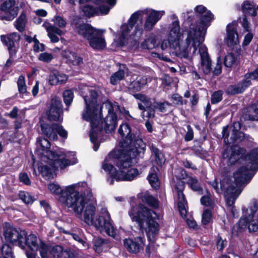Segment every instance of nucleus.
I'll return each instance as SVG.
<instances>
[{
	"label": "nucleus",
	"mask_w": 258,
	"mask_h": 258,
	"mask_svg": "<svg viewBox=\"0 0 258 258\" xmlns=\"http://www.w3.org/2000/svg\"><path fill=\"white\" fill-rule=\"evenodd\" d=\"M48 188L51 193L60 195V200L78 217H82L84 211V221L88 225H94L101 231L105 230L108 235L115 237L116 231L106 208L102 209L100 215L94 219L96 200L86 182H79L63 188L57 184L51 183Z\"/></svg>",
	"instance_id": "nucleus-1"
},
{
	"label": "nucleus",
	"mask_w": 258,
	"mask_h": 258,
	"mask_svg": "<svg viewBox=\"0 0 258 258\" xmlns=\"http://www.w3.org/2000/svg\"><path fill=\"white\" fill-rule=\"evenodd\" d=\"M246 167L243 166L239 168L230 178H225L220 184L215 180L211 183L212 186L217 193L224 192L226 204L232 206L236 198L240 195L241 185L250 181L252 175L250 171L258 169V147L252 150L245 159Z\"/></svg>",
	"instance_id": "nucleus-2"
},
{
	"label": "nucleus",
	"mask_w": 258,
	"mask_h": 258,
	"mask_svg": "<svg viewBox=\"0 0 258 258\" xmlns=\"http://www.w3.org/2000/svg\"><path fill=\"white\" fill-rule=\"evenodd\" d=\"M183 36L180 32L179 22L178 20L174 21L170 25L168 39H164L161 43L162 50L168 47L173 49L176 55L180 58L190 59L191 55L196 53L198 49L201 58V64L199 70L205 74L211 71V61L207 52V49L201 41L198 46H195L192 43L185 44L186 40L180 41Z\"/></svg>",
	"instance_id": "nucleus-3"
},
{
	"label": "nucleus",
	"mask_w": 258,
	"mask_h": 258,
	"mask_svg": "<svg viewBox=\"0 0 258 258\" xmlns=\"http://www.w3.org/2000/svg\"><path fill=\"white\" fill-rule=\"evenodd\" d=\"M50 142L46 139L41 138L37 141V152L44 157L38 167L40 174L46 180L53 178L55 170L59 168L63 169L67 166L77 163V159L73 152H65L63 149L49 150Z\"/></svg>",
	"instance_id": "nucleus-4"
},
{
	"label": "nucleus",
	"mask_w": 258,
	"mask_h": 258,
	"mask_svg": "<svg viewBox=\"0 0 258 258\" xmlns=\"http://www.w3.org/2000/svg\"><path fill=\"white\" fill-rule=\"evenodd\" d=\"M118 157H114L117 154L111 153L105 159L102 164V168L110 174L112 178L110 183L113 184V180L116 181H131L134 179L139 174L137 169L131 168L133 163V160L138 156L142 157L143 155L140 156L138 152L135 153L136 156L133 157L131 152L120 153Z\"/></svg>",
	"instance_id": "nucleus-5"
},
{
	"label": "nucleus",
	"mask_w": 258,
	"mask_h": 258,
	"mask_svg": "<svg viewBox=\"0 0 258 258\" xmlns=\"http://www.w3.org/2000/svg\"><path fill=\"white\" fill-rule=\"evenodd\" d=\"M81 90L86 104V108L82 114L83 118L90 122L91 131L90 139L94 144V150L96 151L99 147L98 135L100 130L98 124L101 118L102 107L97 103V97L98 95L96 91L87 86H84Z\"/></svg>",
	"instance_id": "nucleus-6"
},
{
	"label": "nucleus",
	"mask_w": 258,
	"mask_h": 258,
	"mask_svg": "<svg viewBox=\"0 0 258 258\" xmlns=\"http://www.w3.org/2000/svg\"><path fill=\"white\" fill-rule=\"evenodd\" d=\"M128 215L133 222H136L141 229H144L150 241H154L159 230V224L156 220L159 216L154 211L142 204H131L128 212Z\"/></svg>",
	"instance_id": "nucleus-7"
},
{
	"label": "nucleus",
	"mask_w": 258,
	"mask_h": 258,
	"mask_svg": "<svg viewBox=\"0 0 258 258\" xmlns=\"http://www.w3.org/2000/svg\"><path fill=\"white\" fill-rule=\"evenodd\" d=\"M165 14V12L164 10L157 11L149 8L135 12L131 16L127 24L122 26L121 34L117 40L114 41V42L116 43L117 46H120L124 45L127 39L128 34L133 29V26L140 16L146 15L144 28L146 31H150L153 30L155 25Z\"/></svg>",
	"instance_id": "nucleus-8"
},
{
	"label": "nucleus",
	"mask_w": 258,
	"mask_h": 258,
	"mask_svg": "<svg viewBox=\"0 0 258 258\" xmlns=\"http://www.w3.org/2000/svg\"><path fill=\"white\" fill-rule=\"evenodd\" d=\"M196 15L200 19L198 23L192 24L187 32L185 44L192 43L195 46H198L201 41H204L207 29L210 22L214 19L213 15L203 5L195 9Z\"/></svg>",
	"instance_id": "nucleus-9"
},
{
	"label": "nucleus",
	"mask_w": 258,
	"mask_h": 258,
	"mask_svg": "<svg viewBox=\"0 0 258 258\" xmlns=\"http://www.w3.org/2000/svg\"><path fill=\"white\" fill-rule=\"evenodd\" d=\"M119 135L125 139L120 143L123 148L120 153L131 152L133 157L138 152L140 156L143 155L146 149V145L141 137L139 131H133L126 123L120 125L118 129Z\"/></svg>",
	"instance_id": "nucleus-10"
},
{
	"label": "nucleus",
	"mask_w": 258,
	"mask_h": 258,
	"mask_svg": "<svg viewBox=\"0 0 258 258\" xmlns=\"http://www.w3.org/2000/svg\"><path fill=\"white\" fill-rule=\"evenodd\" d=\"M76 32L86 39L90 46L95 50H102L106 46L105 30L98 29L88 24L75 25Z\"/></svg>",
	"instance_id": "nucleus-11"
},
{
	"label": "nucleus",
	"mask_w": 258,
	"mask_h": 258,
	"mask_svg": "<svg viewBox=\"0 0 258 258\" xmlns=\"http://www.w3.org/2000/svg\"><path fill=\"white\" fill-rule=\"evenodd\" d=\"M243 229L248 226L249 232H258V202L253 201L247 208L243 210L242 216L238 223Z\"/></svg>",
	"instance_id": "nucleus-12"
},
{
	"label": "nucleus",
	"mask_w": 258,
	"mask_h": 258,
	"mask_svg": "<svg viewBox=\"0 0 258 258\" xmlns=\"http://www.w3.org/2000/svg\"><path fill=\"white\" fill-rule=\"evenodd\" d=\"M3 234L6 241L14 245H18L24 249V243L26 241L27 232L25 230L18 229L9 223L3 225Z\"/></svg>",
	"instance_id": "nucleus-13"
},
{
	"label": "nucleus",
	"mask_w": 258,
	"mask_h": 258,
	"mask_svg": "<svg viewBox=\"0 0 258 258\" xmlns=\"http://www.w3.org/2000/svg\"><path fill=\"white\" fill-rule=\"evenodd\" d=\"M108 110V114L102 121V125L106 132L113 131L116 126L117 121V115L122 112L121 109L117 103L106 101L104 104Z\"/></svg>",
	"instance_id": "nucleus-14"
},
{
	"label": "nucleus",
	"mask_w": 258,
	"mask_h": 258,
	"mask_svg": "<svg viewBox=\"0 0 258 258\" xmlns=\"http://www.w3.org/2000/svg\"><path fill=\"white\" fill-rule=\"evenodd\" d=\"M117 0H94V3L98 6L95 8L91 5H86L83 8L85 15L89 17L94 16H103L108 14L116 4Z\"/></svg>",
	"instance_id": "nucleus-15"
},
{
	"label": "nucleus",
	"mask_w": 258,
	"mask_h": 258,
	"mask_svg": "<svg viewBox=\"0 0 258 258\" xmlns=\"http://www.w3.org/2000/svg\"><path fill=\"white\" fill-rule=\"evenodd\" d=\"M225 126L223 128L222 135L224 141L226 144H238L241 142L245 138L244 134L239 131L241 124L239 122H235L230 127Z\"/></svg>",
	"instance_id": "nucleus-16"
},
{
	"label": "nucleus",
	"mask_w": 258,
	"mask_h": 258,
	"mask_svg": "<svg viewBox=\"0 0 258 258\" xmlns=\"http://www.w3.org/2000/svg\"><path fill=\"white\" fill-rule=\"evenodd\" d=\"M62 105L61 100L57 97H53L50 101V107L47 112V116L50 120L62 121Z\"/></svg>",
	"instance_id": "nucleus-17"
},
{
	"label": "nucleus",
	"mask_w": 258,
	"mask_h": 258,
	"mask_svg": "<svg viewBox=\"0 0 258 258\" xmlns=\"http://www.w3.org/2000/svg\"><path fill=\"white\" fill-rule=\"evenodd\" d=\"M245 153L243 148L234 145L227 147L223 153V158L226 160L228 165H232L240 160L241 157Z\"/></svg>",
	"instance_id": "nucleus-18"
},
{
	"label": "nucleus",
	"mask_w": 258,
	"mask_h": 258,
	"mask_svg": "<svg viewBox=\"0 0 258 258\" xmlns=\"http://www.w3.org/2000/svg\"><path fill=\"white\" fill-rule=\"evenodd\" d=\"M41 130L43 134L50 140H57L56 133L61 138L66 139L68 137V132L62 126L59 124H53L52 126L44 124L41 126Z\"/></svg>",
	"instance_id": "nucleus-19"
},
{
	"label": "nucleus",
	"mask_w": 258,
	"mask_h": 258,
	"mask_svg": "<svg viewBox=\"0 0 258 258\" xmlns=\"http://www.w3.org/2000/svg\"><path fill=\"white\" fill-rule=\"evenodd\" d=\"M238 23L233 21L228 24L226 27V34L224 38L225 43L229 46L236 45L239 43V39L237 32Z\"/></svg>",
	"instance_id": "nucleus-20"
},
{
	"label": "nucleus",
	"mask_w": 258,
	"mask_h": 258,
	"mask_svg": "<svg viewBox=\"0 0 258 258\" xmlns=\"http://www.w3.org/2000/svg\"><path fill=\"white\" fill-rule=\"evenodd\" d=\"M62 252V247L60 245H56L51 248L42 245L40 249L41 258H59Z\"/></svg>",
	"instance_id": "nucleus-21"
},
{
	"label": "nucleus",
	"mask_w": 258,
	"mask_h": 258,
	"mask_svg": "<svg viewBox=\"0 0 258 258\" xmlns=\"http://www.w3.org/2000/svg\"><path fill=\"white\" fill-rule=\"evenodd\" d=\"M20 39V35L16 32L10 33L7 35H2L1 36V41L8 47L11 54L15 53V49L13 48L15 47V43Z\"/></svg>",
	"instance_id": "nucleus-22"
},
{
	"label": "nucleus",
	"mask_w": 258,
	"mask_h": 258,
	"mask_svg": "<svg viewBox=\"0 0 258 258\" xmlns=\"http://www.w3.org/2000/svg\"><path fill=\"white\" fill-rule=\"evenodd\" d=\"M124 245L128 251L137 253L143 249L144 241L141 237H137L134 240L127 239L124 241Z\"/></svg>",
	"instance_id": "nucleus-23"
},
{
	"label": "nucleus",
	"mask_w": 258,
	"mask_h": 258,
	"mask_svg": "<svg viewBox=\"0 0 258 258\" xmlns=\"http://www.w3.org/2000/svg\"><path fill=\"white\" fill-rule=\"evenodd\" d=\"M42 26L46 29L48 37L53 43L57 42L59 41L58 36H61L63 34L62 30L48 22H44Z\"/></svg>",
	"instance_id": "nucleus-24"
},
{
	"label": "nucleus",
	"mask_w": 258,
	"mask_h": 258,
	"mask_svg": "<svg viewBox=\"0 0 258 258\" xmlns=\"http://www.w3.org/2000/svg\"><path fill=\"white\" fill-rule=\"evenodd\" d=\"M68 80L66 74L58 71H53L50 73L47 78L48 83L51 85H57L64 84Z\"/></svg>",
	"instance_id": "nucleus-25"
},
{
	"label": "nucleus",
	"mask_w": 258,
	"mask_h": 258,
	"mask_svg": "<svg viewBox=\"0 0 258 258\" xmlns=\"http://www.w3.org/2000/svg\"><path fill=\"white\" fill-rule=\"evenodd\" d=\"M26 245L32 250H37L38 249L40 250L42 245L44 246L46 245L39 238H37L33 234H31L28 236H26V241L24 243V248Z\"/></svg>",
	"instance_id": "nucleus-26"
},
{
	"label": "nucleus",
	"mask_w": 258,
	"mask_h": 258,
	"mask_svg": "<svg viewBox=\"0 0 258 258\" xmlns=\"http://www.w3.org/2000/svg\"><path fill=\"white\" fill-rule=\"evenodd\" d=\"M16 2L15 0H8L5 2L1 6V10L9 13V20L13 19L17 15L18 9L15 7Z\"/></svg>",
	"instance_id": "nucleus-27"
},
{
	"label": "nucleus",
	"mask_w": 258,
	"mask_h": 258,
	"mask_svg": "<svg viewBox=\"0 0 258 258\" xmlns=\"http://www.w3.org/2000/svg\"><path fill=\"white\" fill-rule=\"evenodd\" d=\"M246 80L244 81L235 90L233 91V93H239L242 92L247 87H248L251 83L250 80L256 79L258 80V68L253 72L246 74L245 75Z\"/></svg>",
	"instance_id": "nucleus-28"
},
{
	"label": "nucleus",
	"mask_w": 258,
	"mask_h": 258,
	"mask_svg": "<svg viewBox=\"0 0 258 258\" xmlns=\"http://www.w3.org/2000/svg\"><path fill=\"white\" fill-rule=\"evenodd\" d=\"M177 205L178 210L180 212L181 216L185 218L187 214V202L185 201L184 195L181 190H177Z\"/></svg>",
	"instance_id": "nucleus-29"
},
{
	"label": "nucleus",
	"mask_w": 258,
	"mask_h": 258,
	"mask_svg": "<svg viewBox=\"0 0 258 258\" xmlns=\"http://www.w3.org/2000/svg\"><path fill=\"white\" fill-rule=\"evenodd\" d=\"M242 12L245 14L255 16L258 13V6L256 8L253 2L248 1H245L242 5Z\"/></svg>",
	"instance_id": "nucleus-30"
},
{
	"label": "nucleus",
	"mask_w": 258,
	"mask_h": 258,
	"mask_svg": "<svg viewBox=\"0 0 258 258\" xmlns=\"http://www.w3.org/2000/svg\"><path fill=\"white\" fill-rule=\"evenodd\" d=\"M62 55L63 57L67 58L68 63H72L74 66L79 65L83 62L82 58L69 50H64Z\"/></svg>",
	"instance_id": "nucleus-31"
},
{
	"label": "nucleus",
	"mask_w": 258,
	"mask_h": 258,
	"mask_svg": "<svg viewBox=\"0 0 258 258\" xmlns=\"http://www.w3.org/2000/svg\"><path fill=\"white\" fill-rule=\"evenodd\" d=\"M157 167H152L148 177L149 183L154 188H156L159 186V181L157 175Z\"/></svg>",
	"instance_id": "nucleus-32"
},
{
	"label": "nucleus",
	"mask_w": 258,
	"mask_h": 258,
	"mask_svg": "<svg viewBox=\"0 0 258 258\" xmlns=\"http://www.w3.org/2000/svg\"><path fill=\"white\" fill-rule=\"evenodd\" d=\"M147 83V79L145 77H138L133 81L129 86V88L134 91H139Z\"/></svg>",
	"instance_id": "nucleus-33"
},
{
	"label": "nucleus",
	"mask_w": 258,
	"mask_h": 258,
	"mask_svg": "<svg viewBox=\"0 0 258 258\" xmlns=\"http://www.w3.org/2000/svg\"><path fill=\"white\" fill-rule=\"evenodd\" d=\"M158 45L156 36L152 34L147 38L142 44V47L144 49H153Z\"/></svg>",
	"instance_id": "nucleus-34"
},
{
	"label": "nucleus",
	"mask_w": 258,
	"mask_h": 258,
	"mask_svg": "<svg viewBox=\"0 0 258 258\" xmlns=\"http://www.w3.org/2000/svg\"><path fill=\"white\" fill-rule=\"evenodd\" d=\"M125 72L124 70L120 69L118 71L113 74L110 78V82L115 85L118 84L121 80L124 78Z\"/></svg>",
	"instance_id": "nucleus-35"
},
{
	"label": "nucleus",
	"mask_w": 258,
	"mask_h": 258,
	"mask_svg": "<svg viewBox=\"0 0 258 258\" xmlns=\"http://www.w3.org/2000/svg\"><path fill=\"white\" fill-rule=\"evenodd\" d=\"M171 104L167 101L163 102H155L153 103V107L162 112H166L170 109Z\"/></svg>",
	"instance_id": "nucleus-36"
},
{
	"label": "nucleus",
	"mask_w": 258,
	"mask_h": 258,
	"mask_svg": "<svg viewBox=\"0 0 258 258\" xmlns=\"http://www.w3.org/2000/svg\"><path fill=\"white\" fill-rule=\"evenodd\" d=\"M248 114H246L243 116L245 120H258V108L250 107L248 108Z\"/></svg>",
	"instance_id": "nucleus-37"
},
{
	"label": "nucleus",
	"mask_w": 258,
	"mask_h": 258,
	"mask_svg": "<svg viewBox=\"0 0 258 258\" xmlns=\"http://www.w3.org/2000/svg\"><path fill=\"white\" fill-rule=\"evenodd\" d=\"M20 199L26 204H31L34 201V197L31 194L24 191H21L19 194Z\"/></svg>",
	"instance_id": "nucleus-38"
},
{
	"label": "nucleus",
	"mask_w": 258,
	"mask_h": 258,
	"mask_svg": "<svg viewBox=\"0 0 258 258\" xmlns=\"http://www.w3.org/2000/svg\"><path fill=\"white\" fill-rule=\"evenodd\" d=\"M155 108L153 107V104L151 106L147 107V109L144 110L142 112V115L144 120L148 119H152L155 117Z\"/></svg>",
	"instance_id": "nucleus-39"
},
{
	"label": "nucleus",
	"mask_w": 258,
	"mask_h": 258,
	"mask_svg": "<svg viewBox=\"0 0 258 258\" xmlns=\"http://www.w3.org/2000/svg\"><path fill=\"white\" fill-rule=\"evenodd\" d=\"M2 256L0 258H14L12 248L8 244H4L1 249Z\"/></svg>",
	"instance_id": "nucleus-40"
},
{
	"label": "nucleus",
	"mask_w": 258,
	"mask_h": 258,
	"mask_svg": "<svg viewBox=\"0 0 258 258\" xmlns=\"http://www.w3.org/2000/svg\"><path fill=\"white\" fill-rule=\"evenodd\" d=\"M237 58L235 55L232 53H229L225 57L224 64L226 67L230 68L235 64Z\"/></svg>",
	"instance_id": "nucleus-41"
},
{
	"label": "nucleus",
	"mask_w": 258,
	"mask_h": 258,
	"mask_svg": "<svg viewBox=\"0 0 258 258\" xmlns=\"http://www.w3.org/2000/svg\"><path fill=\"white\" fill-rule=\"evenodd\" d=\"M17 86L19 92L20 93L24 94L27 92V86L24 76L21 75L19 76L17 81Z\"/></svg>",
	"instance_id": "nucleus-42"
},
{
	"label": "nucleus",
	"mask_w": 258,
	"mask_h": 258,
	"mask_svg": "<svg viewBox=\"0 0 258 258\" xmlns=\"http://www.w3.org/2000/svg\"><path fill=\"white\" fill-rule=\"evenodd\" d=\"M212 214L210 210L206 209L204 210L202 215V222L204 225H207L212 219Z\"/></svg>",
	"instance_id": "nucleus-43"
},
{
	"label": "nucleus",
	"mask_w": 258,
	"mask_h": 258,
	"mask_svg": "<svg viewBox=\"0 0 258 258\" xmlns=\"http://www.w3.org/2000/svg\"><path fill=\"white\" fill-rule=\"evenodd\" d=\"M26 23V17L25 15H21L16 22V27L20 31H23Z\"/></svg>",
	"instance_id": "nucleus-44"
},
{
	"label": "nucleus",
	"mask_w": 258,
	"mask_h": 258,
	"mask_svg": "<svg viewBox=\"0 0 258 258\" xmlns=\"http://www.w3.org/2000/svg\"><path fill=\"white\" fill-rule=\"evenodd\" d=\"M63 100L67 105H69L73 101L74 94L70 90H67L63 93Z\"/></svg>",
	"instance_id": "nucleus-45"
},
{
	"label": "nucleus",
	"mask_w": 258,
	"mask_h": 258,
	"mask_svg": "<svg viewBox=\"0 0 258 258\" xmlns=\"http://www.w3.org/2000/svg\"><path fill=\"white\" fill-rule=\"evenodd\" d=\"M104 243V240L100 238H97L93 240V248L94 250L98 253H100L102 250V245Z\"/></svg>",
	"instance_id": "nucleus-46"
},
{
	"label": "nucleus",
	"mask_w": 258,
	"mask_h": 258,
	"mask_svg": "<svg viewBox=\"0 0 258 258\" xmlns=\"http://www.w3.org/2000/svg\"><path fill=\"white\" fill-rule=\"evenodd\" d=\"M53 59V56L51 53L46 52L41 53L38 56L40 61L45 63L50 62Z\"/></svg>",
	"instance_id": "nucleus-47"
},
{
	"label": "nucleus",
	"mask_w": 258,
	"mask_h": 258,
	"mask_svg": "<svg viewBox=\"0 0 258 258\" xmlns=\"http://www.w3.org/2000/svg\"><path fill=\"white\" fill-rule=\"evenodd\" d=\"M201 202L203 205L207 207H213L214 203L211 198V195L208 192L207 195L202 197L201 199Z\"/></svg>",
	"instance_id": "nucleus-48"
},
{
	"label": "nucleus",
	"mask_w": 258,
	"mask_h": 258,
	"mask_svg": "<svg viewBox=\"0 0 258 258\" xmlns=\"http://www.w3.org/2000/svg\"><path fill=\"white\" fill-rule=\"evenodd\" d=\"M170 99L175 105H183L187 103L186 100H183L182 97L177 94H173Z\"/></svg>",
	"instance_id": "nucleus-49"
},
{
	"label": "nucleus",
	"mask_w": 258,
	"mask_h": 258,
	"mask_svg": "<svg viewBox=\"0 0 258 258\" xmlns=\"http://www.w3.org/2000/svg\"><path fill=\"white\" fill-rule=\"evenodd\" d=\"M187 183L194 190L200 191L201 189L198 181L196 178L189 177L187 180Z\"/></svg>",
	"instance_id": "nucleus-50"
},
{
	"label": "nucleus",
	"mask_w": 258,
	"mask_h": 258,
	"mask_svg": "<svg viewBox=\"0 0 258 258\" xmlns=\"http://www.w3.org/2000/svg\"><path fill=\"white\" fill-rule=\"evenodd\" d=\"M145 202L150 206L157 208L158 206V201L153 197L147 195L144 198Z\"/></svg>",
	"instance_id": "nucleus-51"
},
{
	"label": "nucleus",
	"mask_w": 258,
	"mask_h": 258,
	"mask_svg": "<svg viewBox=\"0 0 258 258\" xmlns=\"http://www.w3.org/2000/svg\"><path fill=\"white\" fill-rule=\"evenodd\" d=\"M134 97L142 102H143L146 105L148 106L150 104L151 100L147 96L142 94H136L134 95Z\"/></svg>",
	"instance_id": "nucleus-52"
},
{
	"label": "nucleus",
	"mask_w": 258,
	"mask_h": 258,
	"mask_svg": "<svg viewBox=\"0 0 258 258\" xmlns=\"http://www.w3.org/2000/svg\"><path fill=\"white\" fill-rule=\"evenodd\" d=\"M36 35L34 36V46L33 49L36 52L42 51L44 50L45 46L43 44L40 43L39 41L35 38Z\"/></svg>",
	"instance_id": "nucleus-53"
},
{
	"label": "nucleus",
	"mask_w": 258,
	"mask_h": 258,
	"mask_svg": "<svg viewBox=\"0 0 258 258\" xmlns=\"http://www.w3.org/2000/svg\"><path fill=\"white\" fill-rule=\"evenodd\" d=\"M153 152L155 155L156 160L157 163L159 164H162L164 162V159L163 157V155L159 152L158 149L153 148Z\"/></svg>",
	"instance_id": "nucleus-54"
},
{
	"label": "nucleus",
	"mask_w": 258,
	"mask_h": 258,
	"mask_svg": "<svg viewBox=\"0 0 258 258\" xmlns=\"http://www.w3.org/2000/svg\"><path fill=\"white\" fill-rule=\"evenodd\" d=\"M222 99V92L221 91L215 92L211 97V102L213 104L219 102Z\"/></svg>",
	"instance_id": "nucleus-55"
},
{
	"label": "nucleus",
	"mask_w": 258,
	"mask_h": 258,
	"mask_svg": "<svg viewBox=\"0 0 258 258\" xmlns=\"http://www.w3.org/2000/svg\"><path fill=\"white\" fill-rule=\"evenodd\" d=\"M222 66V59L220 57H218L217 59V63L213 71L215 75H218L221 73Z\"/></svg>",
	"instance_id": "nucleus-56"
},
{
	"label": "nucleus",
	"mask_w": 258,
	"mask_h": 258,
	"mask_svg": "<svg viewBox=\"0 0 258 258\" xmlns=\"http://www.w3.org/2000/svg\"><path fill=\"white\" fill-rule=\"evenodd\" d=\"M54 24L60 28H64L66 27L67 23L62 17L56 16L54 18Z\"/></svg>",
	"instance_id": "nucleus-57"
},
{
	"label": "nucleus",
	"mask_w": 258,
	"mask_h": 258,
	"mask_svg": "<svg viewBox=\"0 0 258 258\" xmlns=\"http://www.w3.org/2000/svg\"><path fill=\"white\" fill-rule=\"evenodd\" d=\"M19 178L21 182L26 185H29L31 183L28 175L26 173H22L20 174Z\"/></svg>",
	"instance_id": "nucleus-58"
},
{
	"label": "nucleus",
	"mask_w": 258,
	"mask_h": 258,
	"mask_svg": "<svg viewBox=\"0 0 258 258\" xmlns=\"http://www.w3.org/2000/svg\"><path fill=\"white\" fill-rule=\"evenodd\" d=\"M71 235L74 240L81 243L85 248H88V244L85 241H84L78 235L75 233H72L71 234Z\"/></svg>",
	"instance_id": "nucleus-59"
},
{
	"label": "nucleus",
	"mask_w": 258,
	"mask_h": 258,
	"mask_svg": "<svg viewBox=\"0 0 258 258\" xmlns=\"http://www.w3.org/2000/svg\"><path fill=\"white\" fill-rule=\"evenodd\" d=\"M253 34L251 32H248V33L246 34L244 36L242 45L244 46L248 45L251 42Z\"/></svg>",
	"instance_id": "nucleus-60"
},
{
	"label": "nucleus",
	"mask_w": 258,
	"mask_h": 258,
	"mask_svg": "<svg viewBox=\"0 0 258 258\" xmlns=\"http://www.w3.org/2000/svg\"><path fill=\"white\" fill-rule=\"evenodd\" d=\"M227 244V241L223 240L221 237H219L217 239V247L218 250H222Z\"/></svg>",
	"instance_id": "nucleus-61"
},
{
	"label": "nucleus",
	"mask_w": 258,
	"mask_h": 258,
	"mask_svg": "<svg viewBox=\"0 0 258 258\" xmlns=\"http://www.w3.org/2000/svg\"><path fill=\"white\" fill-rule=\"evenodd\" d=\"M194 137V132L189 125L187 126V132L185 136V140L187 141L191 140Z\"/></svg>",
	"instance_id": "nucleus-62"
},
{
	"label": "nucleus",
	"mask_w": 258,
	"mask_h": 258,
	"mask_svg": "<svg viewBox=\"0 0 258 258\" xmlns=\"http://www.w3.org/2000/svg\"><path fill=\"white\" fill-rule=\"evenodd\" d=\"M242 27L246 31L249 32L250 31L249 23L248 22L246 17H243L241 22Z\"/></svg>",
	"instance_id": "nucleus-63"
},
{
	"label": "nucleus",
	"mask_w": 258,
	"mask_h": 258,
	"mask_svg": "<svg viewBox=\"0 0 258 258\" xmlns=\"http://www.w3.org/2000/svg\"><path fill=\"white\" fill-rule=\"evenodd\" d=\"M39 81H37L32 89V95L34 97H35L38 94L39 91Z\"/></svg>",
	"instance_id": "nucleus-64"
}]
</instances>
